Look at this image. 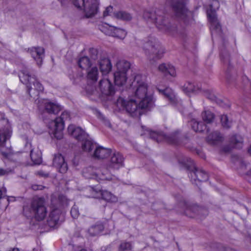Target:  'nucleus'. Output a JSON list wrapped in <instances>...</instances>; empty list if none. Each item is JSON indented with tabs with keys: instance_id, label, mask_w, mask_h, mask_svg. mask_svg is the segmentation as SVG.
<instances>
[{
	"instance_id": "f257e3e1",
	"label": "nucleus",
	"mask_w": 251,
	"mask_h": 251,
	"mask_svg": "<svg viewBox=\"0 0 251 251\" xmlns=\"http://www.w3.org/2000/svg\"><path fill=\"white\" fill-rule=\"evenodd\" d=\"M147 84L144 82L143 76L137 75L128 88V93H132L135 100L140 101V106L142 108H151L153 105L151 96L147 95Z\"/></svg>"
},
{
	"instance_id": "f03ea898",
	"label": "nucleus",
	"mask_w": 251,
	"mask_h": 251,
	"mask_svg": "<svg viewBox=\"0 0 251 251\" xmlns=\"http://www.w3.org/2000/svg\"><path fill=\"white\" fill-rule=\"evenodd\" d=\"M21 82L25 85L30 97L36 100L39 98L40 92H42L44 87L37 79L35 75H31L29 70L25 67L23 68L19 75Z\"/></svg>"
},
{
	"instance_id": "7ed1b4c3",
	"label": "nucleus",
	"mask_w": 251,
	"mask_h": 251,
	"mask_svg": "<svg viewBox=\"0 0 251 251\" xmlns=\"http://www.w3.org/2000/svg\"><path fill=\"white\" fill-rule=\"evenodd\" d=\"M23 213L28 218L34 217L37 221H42L47 215L45 201L42 198H34L29 206H24Z\"/></svg>"
},
{
	"instance_id": "20e7f679",
	"label": "nucleus",
	"mask_w": 251,
	"mask_h": 251,
	"mask_svg": "<svg viewBox=\"0 0 251 251\" xmlns=\"http://www.w3.org/2000/svg\"><path fill=\"white\" fill-rule=\"evenodd\" d=\"M178 162L189 171L188 176L193 183L198 185V182H204L208 179L207 173L203 169L196 167L191 159L185 157L182 159H179Z\"/></svg>"
},
{
	"instance_id": "39448f33",
	"label": "nucleus",
	"mask_w": 251,
	"mask_h": 251,
	"mask_svg": "<svg viewBox=\"0 0 251 251\" xmlns=\"http://www.w3.org/2000/svg\"><path fill=\"white\" fill-rule=\"evenodd\" d=\"M143 16L145 20L155 23L158 28L168 32L172 31L171 24L162 15V11L159 10L145 11Z\"/></svg>"
},
{
	"instance_id": "423d86ee",
	"label": "nucleus",
	"mask_w": 251,
	"mask_h": 251,
	"mask_svg": "<svg viewBox=\"0 0 251 251\" xmlns=\"http://www.w3.org/2000/svg\"><path fill=\"white\" fill-rule=\"evenodd\" d=\"M116 106L120 109H125L132 117H136L142 114L141 110H149L150 108H142L140 106V101L137 100L130 99L128 100L119 96L116 102Z\"/></svg>"
},
{
	"instance_id": "0eeeda50",
	"label": "nucleus",
	"mask_w": 251,
	"mask_h": 251,
	"mask_svg": "<svg viewBox=\"0 0 251 251\" xmlns=\"http://www.w3.org/2000/svg\"><path fill=\"white\" fill-rule=\"evenodd\" d=\"M220 7L218 0H213L210 5V10L207 11V17L210 23V30L213 38L214 35H218L223 39L221 25L220 24L215 13Z\"/></svg>"
},
{
	"instance_id": "6e6552de",
	"label": "nucleus",
	"mask_w": 251,
	"mask_h": 251,
	"mask_svg": "<svg viewBox=\"0 0 251 251\" xmlns=\"http://www.w3.org/2000/svg\"><path fill=\"white\" fill-rule=\"evenodd\" d=\"M143 49L148 59L153 62L160 59L164 52L159 42L153 38H151L144 44Z\"/></svg>"
},
{
	"instance_id": "1a4fd4ad",
	"label": "nucleus",
	"mask_w": 251,
	"mask_h": 251,
	"mask_svg": "<svg viewBox=\"0 0 251 251\" xmlns=\"http://www.w3.org/2000/svg\"><path fill=\"white\" fill-rule=\"evenodd\" d=\"M178 206H180L182 209L180 210L176 209L177 211L191 218L197 216L202 218L208 214L207 209L200 207L196 204L188 203L184 200L180 201Z\"/></svg>"
},
{
	"instance_id": "9d476101",
	"label": "nucleus",
	"mask_w": 251,
	"mask_h": 251,
	"mask_svg": "<svg viewBox=\"0 0 251 251\" xmlns=\"http://www.w3.org/2000/svg\"><path fill=\"white\" fill-rule=\"evenodd\" d=\"M149 134L151 138L158 143L164 141L172 145H178L180 144V138L178 131L167 135L161 131L149 130Z\"/></svg>"
},
{
	"instance_id": "9b49d317",
	"label": "nucleus",
	"mask_w": 251,
	"mask_h": 251,
	"mask_svg": "<svg viewBox=\"0 0 251 251\" xmlns=\"http://www.w3.org/2000/svg\"><path fill=\"white\" fill-rule=\"evenodd\" d=\"M117 70L114 74L116 85L123 86L127 80V72L130 68V63L125 60L119 61L116 64Z\"/></svg>"
},
{
	"instance_id": "f8f14e48",
	"label": "nucleus",
	"mask_w": 251,
	"mask_h": 251,
	"mask_svg": "<svg viewBox=\"0 0 251 251\" xmlns=\"http://www.w3.org/2000/svg\"><path fill=\"white\" fill-rule=\"evenodd\" d=\"M74 5L78 9L83 7L87 18L94 16L98 11L99 2L97 0H72Z\"/></svg>"
},
{
	"instance_id": "ddd939ff",
	"label": "nucleus",
	"mask_w": 251,
	"mask_h": 251,
	"mask_svg": "<svg viewBox=\"0 0 251 251\" xmlns=\"http://www.w3.org/2000/svg\"><path fill=\"white\" fill-rule=\"evenodd\" d=\"M39 108L42 110V115L44 120L47 119L48 115L51 116L57 114L61 109L59 105L49 100H43L39 105Z\"/></svg>"
},
{
	"instance_id": "4468645a",
	"label": "nucleus",
	"mask_w": 251,
	"mask_h": 251,
	"mask_svg": "<svg viewBox=\"0 0 251 251\" xmlns=\"http://www.w3.org/2000/svg\"><path fill=\"white\" fill-rule=\"evenodd\" d=\"M70 119V114L67 111H64L62 113L59 117L56 118L52 121L54 128L50 131V134L57 139H61L63 137L62 130L64 127V122Z\"/></svg>"
},
{
	"instance_id": "2eb2a0df",
	"label": "nucleus",
	"mask_w": 251,
	"mask_h": 251,
	"mask_svg": "<svg viewBox=\"0 0 251 251\" xmlns=\"http://www.w3.org/2000/svg\"><path fill=\"white\" fill-rule=\"evenodd\" d=\"M108 174V171L106 169H96L91 167L85 169L83 171V176L86 179H94L98 181L109 179L110 178L107 176Z\"/></svg>"
},
{
	"instance_id": "dca6fc26",
	"label": "nucleus",
	"mask_w": 251,
	"mask_h": 251,
	"mask_svg": "<svg viewBox=\"0 0 251 251\" xmlns=\"http://www.w3.org/2000/svg\"><path fill=\"white\" fill-rule=\"evenodd\" d=\"M89 191L92 193V195L90 196L92 198L97 199H102L109 202H116L117 198L110 192L101 189L100 186H96L95 188L90 187Z\"/></svg>"
},
{
	"instance_id": "f3484780",
	"label": "nucleus",
	"mask_w": 251,
	"mask_h": 251,
	"mask_svg": "<svg viewBox=\"0 0 251 251\" xmlns=\"http://www.w3.org/2000/svg\"><path fill=\"white\" fill-rule=\"evenodd\" d=\"M109 160L106 164L108 169L118 170L124 166L125 158L123 155L118 151L111 152Z\"/></svg>"
},
{
	"instance_id": "a211bd4d",
	"label": "nucleus",
	"mask_w": 251,
	"mask_h": 251,
	"mask_svg": "<svg viewBox=\"0 0 251 251\" xmlns=\"http://www.w3.org/2000/svg\"><path fill=\"white\" fill-rule=\"evenodd\" d=\"M99 89L105 96H112L115 93V88L108 79H102L99 82Z\"/></svg>"
},
{
	"instance_id": "6ab92c4d",
	"label": "nucleus",
	"mask_w": 251,
	"mask_h": 251,
	"mask_svg": "<svg viewBox=\"0 0 251 251\" xmlns=\"http://www.w3.org/2000/svg\"><path fill=\"white\" fill-rule=\"evenodd\" d=\"M52 164L60 173H65L68 170V165L64 157L60 153L54 155Z\"/></svg>"
},
{
	"instance_id": "aec40b11",
	"label": "nucleus",
	"mask_w": 251,
	"mask_h": 251,
	"mask_svg": "<svg viewBox=\"0 0 251 251\" xmlns=\"http://www.w3.org/2000/svg\"><path fill=\"white\" fill-rule=\"evenodd\" d=\"M25 50L28 52L31 57L36 61L37 64L40 66L42 64V59L44 56V49L42 47H32L25 49Z\"/></svg>"
},
{
	"instance_id": "412c9836",
	"label": "nucleus",
	"mask_w": 251,
	"mask_h": 251,
	"mask_svg": "<svg viewBox=\"0 0 251 251\" xmlns=\"http://www.w3.org/2000/svg\"><path fill=\"white\" fill-rule=\"evenodd\" d=\"M70 134L79 141H83L88 137V134L79 127H75L74 125H70L68 128Z\"/></svg>"
},
{
	"instance_id": "4be33fe9",
	"label": "nucleus",
	"mask_w": 251,
	"mask_h": 251,
	"mask_svg": "<svg viewBox=\"0 0 251 251\" xmlns=\"http://www.w3.org/2000/svg\"><path fill=\"white\" fill-rule=\"evenodd\" d=\"M112 151L108 148L102 146L96 147L93 154V156L98 159H104L109 157L111 154Z\"/></svg>"
},
{
	"instance_id": "5701e85b",
	"label": "nucleus",
	"mask_w": 251,
	"mask_h": 251,
	"mask_svg": "<svg viewBox=\"0 0 251 251\" xmlns=\"http://www.w3.org/2000/svg\"><path fill=\"white\" fill-rule=\"evenodd\" d=\"M221 49L220 57L221 60L225 64L227 65V69L226 71L227 79L229 80L230 77V72L232 68V66L230 63V57L228 52L224 48Z\"/></svg>"
},
{
	"instance_id": "b1692460",
	"label": "nucleus",
	"mask_w": 251,
	"mask_h": 251,
	"mask_svg": "<svg viewBox=\"0 0 251 251\" xmlns=\"http://www.w3.org/2000/svg\"><path fill=\"white\" fill-rule=\"evenodd\" d=\"M98 63L100 71L103 74H108L112 69V65L108 58L106 56H101Z\"/></svg>"
},
{
	"instance_id": "393cba45",
	"label": "nucleus",
	"mask_w": 251,
	"mask_h": 251,
	"mask_svg": "<svg viewBox=\"0 0 251 251\" xmlns=\"http://www.w3.org/2000/svg\"><path fill=\"white\" fill-rule=\"evenodd\" d=\"M60 214V210L58 209H54L50 212L47 220L50 226L53 227L58 224Z\"/></svg>"
},
{
	"instance_id": "a878e982",
	"label": "nucleus",
	"mask_w": 251,
	"mask_h": 251,
	"mask_svg": "<svg viewBox=\"0 0 251 251\" xmlns=\"http://www.w3.org/2000/svg\"><path fill=\"white\" fill-rule=\"evenodd\" d=\"M224 140L222 135L218 131H216L209 134L206 138L207 143L211 145H215L222 142Z\"/></svg>"
},
{
	"instance_id": "bb28decb",
	"label": "nucleus",
	"mask_w": 251,
	"mask_h": 251,
	"mask_svg": "<svg viewBox=\"0 0 251 251\" xmlns=\"http://www.w3.org/2000/svg\"><path fill=\"white\" fill-rule=\"evenodd\" d=\"M236 163L240 165L243 173L246 176V178L251 183V168L249 166L250 164L241 159L238 160Z\"/></svg>"
},
{
	"instance_id": "cd10ccee",
	"label": "nucleus",
	"mask_w": 251,
	"mask_h": 251,
	"mask_svg": "<svg viewBox=\"0 0 251 251\" xmlns=\"http://www.w3.org/2000/svg\"><path fill=\"white\" fill-rule=\"evenodd\" d=\"M158 70L166 76L169 75L172 76H175L176 75L174 67L170 64L162 63L159 66Z\"/></svg>"
},
{
	"instance_id": "c85d7f7f",
	"label": "nucleus",
	"mask_w": 251,
	"mask_h": 251,
	"mask_svg": "<svg viewBox=\"0 0 251 251\" xmlns=\"http://www.w3.org/2000/svg\"><path fill=\"white\" fill-rule=\"evenodd\" d=\"M159 92L163 95L165 97L168 99L169 102L172 104H175L176 102V99L173 91L169 88H166L165 89L161 90L158 89Z\"/></svg>"
},
{
	"instance_id": "c756f323",
	"label": "nucleus",
	"mask_w": 251,
	"mask_h": 251,
	"mask_svg": "<svg viewBox=\"0 0 251 251\" xmlns=\"http://www.w3.org/2000/svg\"><path fill=\"white\" fill-rule=\"evenodd\" d=\"M229 143L232 147L241 149L243 145V139L241 135L234 134L230 137Z\"/></svg>"
},
{
	"instance_id": "7c9ffc66",
	"label": "nucleus",
	"mask_w": 251,
	"mask_h": 251,
	"mask_svg": "<svg viewBox=\"0 0 251 251\" xmlns=\"http://www.w3.org/2000/svg\"><path fill=\"white\" fill-rule=\"evenodd\" d=\"M109 27L110 29L106 33V34L121 39H123L125 37L126 33L124 30L115 26H110Z\"/></svg>"
},
{
	"instance_id": "2f4dec72",
	"label": "nucleus",
	"mask_w": 251,
	"mask_h": 251,
	"mask_svg": "<svg viewBox=\"0 0 251 251\" xmlns=\"http://www.w3.org/2000/svg\"><path fill=\"white\" fill-rule=\"evenodd\" d=\"M182 90L186 94H189L191 92L198 93L202 91L201 88L194 86L190 82L185 83L182 86Z\"/></svg>"
},
{
	"instance_id": "473e14b6",
	"label": "nucleus",
	"mask_w": 251,
	"mask_h": 251,
	"mask_svg": "<svg viewBox=\"0 0 251 251\" xmlns=\"http://www.w3.org/2000/svg\"><path fill=\"white\" fill-rule=\"evenodd\" d=\"M99 75L98 68L94 67L89 70L87 72V78L88 81L94 83L97 81Z\"/></svg>"
},
{
	"instance_id": "72a5a7b5",
	"label": "nucleus",
	"mask_w": 251,
	"mask_h": 251,
	"mask_svg": "<svg viewBox=\"0 0 251 251\" xmlns=\"http://www.w3.org/2000/svg\"><path fill=\"white\" fill-rule=\"evenodd\" d=\"M77 64L79 68L82 69L87 70L92 64V61L87 56H83L80 57L78 61Z\"/></svg>"
},
{
	"instance_id": "f704fd0d",
	"label": "nucleus",
	"mask_w": 251,
	"mask_h": 251,
	"mask_svg": "<svg viewBox=\"0 0 251 251\" xmlns=\"http://www.w3.org/2000/svg\"><path fill=\"white\" fill-rule=\"evenodd\" d=\"M82 149L86 151L89 152H91L92 150L96 148V144H94L92 140L89 138V136L86 139H84L83 141H82Z\"/></svg>"
},
{
	"instance_id": "c9c22d12",
	"label": "nucleus",
	"mask_w": 251,
	"mask_h": 251,
	"mask_svg": "<svg viewBox=\"0 0 251 251\" xmlns=\"http://www.w3.org/2000/svg\"><path fill=\"white\" fill-rule=\"evenodd\" d=\"M114 16L118 19L123 21H130L132 19L131 14L126 11H119L113 13Z\"/></svg>"
},
{
	"instance_id": "e433bc0d",
	"label": "nucleus",
	"mask_w": 251,
	"mask_h": 251,
	"mask_svg": "<svg viewBox=\"0 0 251 251\" xmlns=\"http://www.w3.org/2000/svg\"><path fill=\"white\" fill-rule=\"evenodd\" d=\"M30 156L31 160L35 164H39L42 161L41 152L40 151H34L31 150Z\"/></svg>"
},
{
	"instance_id": "4c0bfd02",
	"label": "nucleus",
	"mask_w": 251,
	"mask_h": 251,
	"mask_svg": "<svg viewBox=\"0 0 251 251\" xmlns=\"http://www.w3.org/2000/svg\"><path fill=\"white\" fill-rule=\"evenodd\" d=\"M203 120L207 124L212 123L215 118V115L209 110H204L201 113Z\"/></svg>"
},
{
	"instance_id": "58836bf2",
	"label": "nucleus",
	"mask_w": 251,
	"mask_h": 251,
	"mask_svg": "<svg viewBox=\"0 0 251 251\" xmlns=\"http://www.w3.org/2000/svg\"><path fill=\"white\" fill-rule=\"evenodd\" d=\"M104 227L103 225L101 224H99L91 226L89 228L88 231L90 234L93 236H95L102 231Z\"/></svg>"
},
{
	"instance_id": "ea45409f",
	"label": "nucleus",
	"mask_w": 251,
	"mask_h": 251,
	"mask_svg": "<svg viewBox=\"0 0 251 251\" xmlns=\"http://www.w3.org/2000/svg\"><path fill=\"white\" fill-rule=\"evenodd\" d=\"M132 249V245L131 242L123 241L121 242L118 247V251H130Z\"/></svg>"
},
{
	"instance_id": "a19ab883",
	"label": "nucleus",
	"mask_w": 251,
	"mask_h": 251,
	"mask_svg": "<svg viewBox=\"0 0 251 251\" xmlns=\"http://www.w3.org/2000/svg\"><path fill=\"white\" fill-rule=\"evenodd\" d=\"M204 92L205 93L207 97L213 101H215L217 103L221 106H225L224 101L223 100L218 98L216 96L212 94L209 93L208 91H205Z\"/></svg>"
},
{
	"instance_id": "79ce46f5",
	"label": "nucleus",
	"mask_w": 251,
	"mask_h": 251,
	"mask_svg": "<svg viewBox=\"0 0 251 251\" xmlns=\"http://www.w3.org/2000/svg\"><path fill=\"white\" fill-rule=\"evenodd\" d=\"M221 122L224 128H229L231 126V122L229 121L226 115H223L221 116Z\"/></svg>"
},
{
	"instance_id": "37998d69",
	"label": "nucleus",
	"mask_w": 251,
	"mask_h": 251,
	"mask_svg": "<svg viewBox=\"0 0 251 251\" xmlns=\"http://www.w3.org/2000/svg\"><path fill=\"white\" fill-rule=\"evenodd\" d=\"M243 81L244 84V89L247 93H250L251 91V83L248 77L244 76L243 78Z\"/></svg>"
},
{
	"instance_id": "c03bdc74",
	"label": "nucleus",
	"mask_w": 251,
	"mask_h": 251,
	"mask_svg": "<svg viewBox=\"0 0 251 251\" xmlns=\"http://www.w3.org/2000/svg\"><path fill=\"white\" fill-rule=\"evenodd\" d=\"M70 213L73 218L76 219L79 215L78 207L76 205H74L71 210Z\"/></svg>"
},
{
	"instance_id": "a18cd8bd",
	"label": "nucleus",
	"mask_w": 251,
	"mask_h": 251,
	"mask_svg": "<svg viewBox=\"0 0 251 251\" xmlns=\"http://www.w3.org/2000/svg\"><path fill=\"white\" fill-rule=\"evenodd\" d=\"M89 53L91 59L93 60H96L98 59V50L95 48H91L89 50Z\"/></svg>"
},
{
	"instance_id": "49530a36",
	"label": "nucleus",
	"mask_w": 251,
	"mask_h": 251,
	"mask_svg": "<svg viewBox=\"0 0 251 251\" xmlns=\"http://www.w3.org/2000/svg\"><path fill=\"white\" fill-rule=\"evenodd\" d=\"M191 125L192 129L196 132H198L199 127V122L195 120H193L191 122Z\"/></svg>"
},
{
	"instance_id": "de8ad7c7",
	"label": "nucleus",
	"mask_w": 251,
	"mask_h": 251,
	"mask_svg": "<svg viewBox=\"0 0 251 251\" xmlns=\"http://www.w3.org/2000/svg\"><path fill=\"white\" fill-rule=\"evenodd\" d=\"M13 172V169H3L0 168V176L8 175L10 173H12Z\"/></svg>"
},
{
	"instance_id": "09e8293b",
	"label": "nucleus",
	"mask_w": 251,
	"mask_h": 251,
	"mask_svg": "<svg viewBox=\"0 0 251 251\" xmlns=\"http://www.w3.org/2000/svg\"><path fill=\"white\" fill-rule=\"evenodd\" d=\"M113 12V7L109 6L107 7L105 10L103 11V17H106L110 15Z\"/></svg>"
},
{
	"instance_id": "8fccbe9b",
	"label": "nucleus",
	"mask_w": 251,
	"mask_h": 251,
	"mask_svg": "<svg viewBox=\"0 0 251 251\" xmlns=\"http://www.w3.org/2000/svg\"><path fill=\"white\" fill-rule=\"evenodd\" d=\"M206 128V126L202 122H199L198 132H202Z\"/></svg>"
},
{
	"instance_id": "3c124183",
	"label": "nucleus",
	"mask_w": 251,
	"mask_h": 251,
	"mask_svg": "<svg viewBox=\"0 0 251 251\" xmlns=\"http://www.w3.org/2000/svg\"><path fill=\"white\" fill-rule=\"evenodd\" d=\"M44 187L41 185L34 184L31 186V188L35 191L42 190Z\"/></svg>"
},
{
	"instance_id": "603ef678",
	"label": "nucleus",
	"mask_w": 251,
	"mask_h": 251,
	"mask_svg": "<svg viewBox=\"0 0 251 251\" xmlns=\"http://www.w3.org/2000/svg\"><path fill=\"white\" fill-rule=\"evenodd\" d=\"M6 140V137L4 135L0 134V146L2 145Z\"/></svg>"
},
{
	"instance_id": "864d4df0",
	"label": "nucleus",
	"mask_w": 251,
	"mask_h": 251,
	"mask_svg": "<svg viewBox=\"0 0 251 251\" xmlns=\"http://www.w3.org/2000/svg\"><path fill=\"white\" fill-rule=\"evenodd\" d=\"M86 91L89 94L91 95L97 93V91L94 88H87Z\"/></svg>"
},
{
	"instance_id": "5fc2aeb1",
	"label": "nucleus",
	"mask_w": 251,
	"mask_h": 251,
	"mask_svg": "<svg viewBox=\"0 0 251 251\" xmlns=\"http://www.w3.org/2000/svg\"><path fill=\"white\" fill-rule=\"evenodd\" d=\"M37 174L39 176L44 177H47L49 176L48 174L45 173L43 171H42L38 172Z\"/></svg>"
},
{
	"instance_id": "6e6d98bb",
	"label": "nucleus",
	"mask_w": 251,
	"mask_h": 251,
	"mask_svg": "<svg viewBox=\"0 0 251 251\" xmlns=\"http://www.w3.org/2000/svg\"><path fill=\"white\" fill-rule=\"evenodd\" d=\"M98 117L102 120H105V118L101 113L100 112H98Z\"/></svg>"
},
{
	"instance_id": "4d7b16f0",
	"label": "nucleus",
	"mask_w": 251,
	"mask_h": 251,
	"mask_svg": "<svg viewBox=\"0 0 251 251\" xmlns=\"http://www.w3.org/2000/svg\"><path fill=\"white\" fill-rule=\"evenodd\" d=\"M8 251H20V250L18 248H15L11 249L9 250Z\"/></svg>"
},
{
	"instance_id": "13d9d810",
	"label": "nucleus",
	"mask_w": 251,
	"mask_h": 251,
	"mask_svg": "<svg viewBox=\"0 0 251 251\" xmlns=\"http://www.w3.org/2000/svg\"><path fill=\"white\" fill-rule=\"evenodd\" d=\"M224 151L226 152L227 151H230V149L229 147H225L224 149Z\"/></svg>"
},
{
	"instance_id": "bf43d9fd",
	"label": "nucleus",
	"mask_w": 251,
	"mask_h": 251,
	"mask_svg": "<svg viewBox=\"0 0 251 251\" xmlns=\"http://www.w3.org/2000/svg\"><path fill=\"white\" fill-rule=\"evenodd\" d=\"M248 152L251 155V145L250 146V147L248 149Z\"/></svg>"
},
{
	"instance_id": "052dcab7",
	"label": "nucleus",
	"mask_w": 251,
	"mask_h": 251,
	"mask_svg": "<svg viewBox=\"0 0 251 251\" xmlns=\"http://www.w3.org/2000/svg\"><path fill=\"white\" fill-rule=\"evenodd\" d=\"M79 251H86L85 249H81Z\"/></svg>"
}]
</instances>
